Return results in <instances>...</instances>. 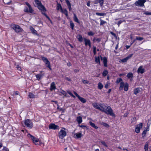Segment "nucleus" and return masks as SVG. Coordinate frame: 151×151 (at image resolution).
<instances>
[{
  "instance_id": "cd10ccee",
  "label": "nucleus",
  "mask_w": 151,
  "mask_h": 151,
  "mask_svg": "<svg viewBox=\"0 0 151 151\" xmlns=\"http://www.w3.org/2000/svg\"><path fill=\"white\" fill-rule=\"evenodd\" d=\"M103 87V85L101 83L99 82L98 84V88L99 89H101Z\"/></svg>"
},
{
  "instance_id": "052dcab7",
  "label": "nucleus",
  "mask_w": 151,
  "mask_h": 151,
  "mask_svg": "<svg viewBox=\"0 0 151 151\" xmlns=\"http://www.w3.org/2000/svg\"><path fill=\"white\" fill-rule=\"evenodd\" d=\"M42 59L44 62L48 60L47 58L45 57H42Z\"/></svg>"
},
{
  "instance_id": "393cba45",
  "label": "nucleus",
  "mask_w": 151,
  "mask_h": 151,
  "mask_svg": "<svg viewBox=\"0 0 151 151\" xmlns=\"http://www.w3.org/2000/svg\"><path fill=\"white\" fill-rule=\"evenodd\" d=\"M26 127H28L32 128L33 127L32 123H24Z\"/></svg>"
},
{
  "instance_id": "412c9836",
  "label": "nucleus",
  "mask_w": 151,
  "mask_h": 151,
  "mask_svg": "<svg viewBox=\"0 0 151 151\" xmlns=\"http://www.w3.org/2000/svg\"><path fill=\"white\" fill-rule=\"evenodd\" d=\"M61 11L67 17L68 16V12L67 10L66 9H61Z\"/></svg>"
},
{
  "instance_id": "7c9ffc66",
  "label": "nucleus",
  "mask_w": 151,
  "mask_h": 151,
  "mask_svg": "<svg viewBox=\"0 0 151 151\" xmlns=\"http://www.w3.org/2000/svg\"><path fill=\"white\" fill-rule=\"evenodd\" d=\"M148 143L146 142L144 146V149L145 151H147L148 149Z\"/></svg>"
},
{
  "instance_id": "4d7b16f0",
  "label": "nucleus",
  "mask_w": 151,
  "mask_h": 151,
  "mask_svg": "<svg viewBox=\"0 0 151 151\" xmlns=\"http://www.w3.org/2000/svg\"><path fill=\"white\" fill-rule=\"evenodd\" d=\"M149 125H147V128L145 129L147 132L149 130Z\"/></svg>"
},
{
  "instance_id": "1a4fd4ad",
  "label": "nucleus",
  "mask_w": 151,
  "mask_h": 151,
  "mask_svg": "<svg viewBox=\"0 0 151 151\" xmlns=\"http://www.w3.org/2000/svg\"><path fill=\"white\" fill-rule=\"evenodd\" d=\"M142 123H139L135 126V132L136 133H138L140 132V130L142 127Z\"/></svg>"
},
{
  "instance_id": "8fccbe9b",
  "label": "nucleus",
  "mask_w": 151,
  "mask_h": 151,
  "mask_svg": "<svg viewBox=\"0 0 151 151\" xmlns=\"http://www.w3.org/2000/svg\"><path fill=\"white\" fill-rule=\"evenodd\" d=\"M143 38L142 37H136V40H137L141 41V40H143Z\"/></svg>"
},
{
  "instance_id": "c756f323",
  "label": "nucleus",
  "mask_w": 151,
  "mask_h": 151,
  "mask_svg": "<svg viewBox=\"0 0 151 151\" xmlns=\"http://www.w3.org/2000/svg\"><path fill=\"white\" fill-rule=\"evenodd\" d=\"M95 62L96 63H99V64L100 63V58L99 57H95Z\"/></svg>"
},
{
  "instance_id": "a19ab883",
  "label": "nucleus",
  "mask_w": 151,
  "mask_h": 151,
  "mask_svg": "<svg viewBox=\"0 0 151 151\" xmlns=\"http://www.w3.org/2000/svg\"><path fill=\"white\" fill-rule=\"evenodd\" d=\"M100 143H101L102 145H104V146H105V147H108V146L106 144L105 142L103 141H101L100 142Z\"/></svg>"
},
{
  "instance_id": "e433bc0d",
  "label": "nucleus",
  "mask_w": 151,
  "mask_h": 151,
  "mask_svg": "<svg viewBox=\"0 0 151 151\" xmlns=\"http://www.w3.org/2000/svg\"><path fill=\"white\" fill-rule=\"evenodd\" d=\"M122 79L121 78H118L116 81V82L118 83H119V82H122Z\"/></svg>"
},
{
  "instance_id": "4be33fe9",
  "label": "nucleus",
  "mask_w": 151,
  "mask_h": 151,
  "mask_svg": "<svg viewBox=\"0 0 151 151\" xmlns=\"http://www.w3.org/2000/svg\"><path fill=\"white\" fill-rule=\"evenodd\" d=\"M80 100L82 103H84L86 102V100L85 99L79 96L78 98Z\"/></svg>"
},
{
  "instance_id": "dca6fc26",
  "label": "nucleus",
  "mask_w": 151,
  "mask_h": 151,
  "mask_svg": "<svg viewBox=\"0 0 151 151\" xmlns=\"http://www.w3.org/2000/svg\"><path fill=\"white\" fill-rule=\"evenodd\" d=\"M103 63H104V66L105 67H107V58L105 57L103 58Z\"/></svg>"
},
{
  "instance_id": "58836bf2",
  "label": "nucleus",
  "mask_w": 151,
  "mask_h": 151,
  "mask_svg": "<svg viewBox=\"0 0 151 151\" xmlns=\"http://www.w3.org/2000/svg\"><path fill=\"white\" fill-rule=\"evenodd\" d=\"M62 94L64 95L65 96H67V94L66 92L64 91H62L60 92Z\"/></svg>"
},
{
  "instance_id": "13d9d810",
  "label": "nucleus",
  "mask_w": 151,
  "mask_h": 151,
  "mask_svg": "<svg viewBox=\"0 0 151 151\" xmlns=\"http://www.w3.org/2000/svg\"><path fill=\"white\" fill-rule=\"evenodd\" d=\"M144 13L146 15H151V12H144Z\"/></svg>"
},
{
  "instance_id": "0e129e2a",
  "label": "nucleus",
  "mask_w": 151,
  "mask_h": 151,
  "mask_svg": "<svg viewBox=\"0 0 151 151\" xmlns=\"http://www.w3.org/2000/svg\"><path fill=\"white\" fill-rule=\"evenodd\" d=\"M3 151H9V150L6 147H4L3 149Z\"/></svg>"
},
{
  "instance_id": "774afa93",
  "label": "nucleus",
  "mask_w": 151,
  "mask_h": 151,
  "mask_svg": "<svg viewBox=\"0 0 151 151\" xmlns=\"http://www.w3.org/2000/svg\"><path fill=\"white\" fill-rule=\"evenodd\" d=\"M99 3L98 0H96L94 1V3L95 4H97Z\"/></svg>"
},
{
  "instance_id": "ddd939ff",
  "label": "nucleus",
  "mask_w": 151,
  "mask_h": 151,
  "mask_svg": "<svg viewBox=\"0 0 151 151\" xmlns=\"http://www.w3.org/2000/svg\"><path fill=\"white\" fill-rule=\"evenodd\" d=\"M142 91V89L140 88H137L134 89V93L136 95L137 93H139Z\"/></svg>"
},
{
  "instance_id": "49530a36",
  "label": "nucleus",
  "mask_w": 151,
  "mask_h": 151,
  "mask_svg": "<svg viewBox=\"0 0 151 151\" xmlns=\"http://www.w3.org/2000/svg\"><path fill=\"white\" fill-rule=\"evenodd\" d=\"M3 1L4 3L6 4H8L10 3V0H3Z\"/></svg>"
},
{
  "instance_id": "7ed1b4c3",
  "label": "nucleus",
  "mask_w": 151,
  "mask_h": 151,
  "mask_svg": "<svg viewBox=\"0 0 151 151\" xmlns=\"http://www.w3.org/2000/svg\"><path fill=\"white\" fill-rule=\"evenodd\" d=\"M27 6V7L25 6L24 9V11L26 12H29L32 13L33 12V10L32 8L30 5L27 2H25Z\"/></svg>"
},
{
  "instance_id": "6ab92c4d",
  "label": "nucleus",
  "mask_w": 151,
  "mask_h": 151,
  "mask_svg": "<svg viewBox=\"0 0 151 151\" xmlns=\"http://www.w3.org/2000/svg\"><path fill=\"white\" fill-rule=\"evenodd\" d=\"M30 29L33 34L35 35H37V32L32 27H30Z\"/></svg>"
},
{
  "instance_id": "4468645a",
  "label": "nucleus",
  "mask_w": 151,
  "mask_h": 151,
  "mask_svg": "<svg viewBox=\"0 0 151 151\" xmlns=\"http://www.w3.org/2000/svg\"><path fill=\"white\" fill-rule=\"evenodd\" d=\"M56 89L55 85L54 82H52L50 85V90L51 91Z\"/></svg>"
},
{
  "instance_id": "f8f14e48",
  "label": "nucleus",
  "mask_w": 151,
  "mask_h": 151,
  "mask_svg": "<svg viewBox=\"0 0 151 151\" xmlns=\"http://www.w3.org/2000/svg\"><path fill=\"white\" fill-rule=\"evenodd\" d=\"M144 70L145 69L143 68L142 66H140L138 68L137 71L138 73L142 74L144 72Z\"/></svg>"
},
{
  "instance_id": "37998d69",
  "label": "nucleus",
  "mask_w": 151,
  "mask_h": 151,
  "mask_svg": "<svg viewBox=\"0 0 151 151\" xmlns=\"http://www.w3.org/2000/svg\"><path fill=\"white\" fill-rule=\"evenodd\" d=\"M128 60V59H127V58L126 57V58L122 59L121 60V61L122 62L125 63L127 62Z\"/></svg>"
},
{
  "instance_id": "c03bdc74",
  "label": "nucleus",
  "mask_w": 151,
  "mask_h": 151,
  "mask_svg": "<svg viewBox=\"0 0 151 151\" xmlns=\"http://www.w3.org/2000/svg\"><path fill=\"white\" fill-rule=\"evenodd\" d=\"M90 125L93 127L94 128L96 129H97L98 128V127L96 126L94 123H90Z\"/></svg>"
},
{
  "instance_id": "338daca9",
  "label": "nucleus",
  "mask_w": 151,
  "mask_h": 151,
  "mask_svg": "<svg viewBox=\"0 0 151 151\" xmlns=\"http://www.w3.org/2000/svg\"><path fill=\"white\" fill-rule=\"evenodd\" d=\"M68 7L69 11H71L72 10V8L71 7V5H68Z\"/></svg>"
},
{
  "instance_id": "de8ad7c7",
  "label": "nucleus",
  "mask_w": 151,
  "mask_h": 151,
  "mask_svg": "<svg viewBox=\"0 0 151 151\" xmlns=\"http://www.w3.org/2000/svg\"><path fill=\"white\" fill-rule=\"evenodd\" d=\"M102 124L106 127H109V126L107 123H101Z\"/></svg>"
},
{
  "instance_id": "4c0bfd02",
  "label": "nucleus",
  "mask_w": 151,
  "mask_h": 151,
  "mask_svg": "<svg viewBox=\"0 0 151 151\" xmlns=\"http://www.w3.org/2000/svg\"><path fill=\"white\" fill-rule=\"evenodd\" d=\"M70 25L72 29H73L74 27V24L71 21H70Z\"/></svg>"
},
{
  "instance_id": "79ce46f5",
  "label": "nucleus",
  "mask_w": 151,
  "mask_h": 151,
  "mask_svg": "<svg viewBox=\"0 0 151 151\" xmlns=\"http://www.w3.org/2000/svg\"><path fill=\"white\" fill-rule=\"evenodd\" d=\"M67 92L71 96L73 97V98H75V96L73 95V94L70 91H68Z\"/></svg>"
},
{
  "instance_id": "2f4dec72",
  "label": "nucleus",
  "mask_w": 151,
  "mask_h": 151,
  "mask_svg": "<svg viewBox=\"0 0 151 151\" xmlns=\"http://www.w3.org/2000/svg\"><path fill=\"white\" fill-rule=\"evenodd\" d=\"M36 4L37 5V6L42 4L41 2L38 0H35Z\"/></svg>"
},
{
  "instance_id": "0eeeda50",
  "label": "nucleus",
  "mask_w": 151,
  "mask_h": 151,
  "mask_svg": "<svg viewBox=\"0 0 151 151\" xmlns=\"http://www.w3.org/2000/svg\"><path fill=\"white\" fill-rule=\"evenodd\" d=\"M65 130V129L63 128L59 132L58 136L60 138L63 139L66 135V133Z\"/></svg>"
},
{
  "instance_id": "c9c22d12",
  "label": "nucleus",
  "mask_w": 151,
  "mask_h": 151,
  "mask_svg": "<svg viewBox=\"0 0 151 151\" xmlns=\"http://www.w3.org/2000/svg\"><path fill=\"white\" fill-rule=\"evenodd\" d=\"M108 73V71L106 70H105L103 71L102 74L103 76H105Z\"/></svg>"
},
{
  "instance_id": "aec40b11",
  "label": "nucleus",
  "mask_w": 151,
  "mask_h": 151,
  "mask_svg": "<svg viewBox=\"0 0 151 151\" xmlns=\"http://www.w3.org/2000/svg\"><path fill=\"white\" fill-rule=\"evenodd\" d=\"M85 42V44L86 46H87L88 44L91 43L90 41L89 40L87 39L86 38L84 39Z\"/></svg>"
},
{
  "instance_id": "473e14b6",
  "label": "nucleus",
  "mask_w": 151,
  "mask_h": 151,
  "mask_svg": "<svg viewBox=\"0 0 151 151\" xmlns=\"http://www.w3.org/2000/svg\"><path fill=\"white\" fill-rule=\"evenodd\" d=\"M147 132L145 130H144V131H143L142 134V137L144 138V137L146 136V135L147 133Z\"/></svg>"
},
{
  "instance_id": "f3484780",
  "label": "nucleus",
  "mask_w": 151,
  "mask_h": 151,
  "mask_svg": "<svg viewBox=\"0 0 151 151\" xmlns=\"http://www.w3.org/2000/svg\"><path fill=\"white\" fill-rule=\"evenodd\" d=\"M76 38L80 42H81L83 40V38L82 36L80 35H78L76 36Z\"/></svg>"
},
{
  "instance_id": "bf43d9fd",
  "label": "nucleus",
  "mask_w": 151,
  "mask_h": 151,
  "mask_svg": "<svg viewBox=\"0 0 151 151\" xmlns=\"http://www.w3.org/2000/svg\"><path fill=\"white\" fill-rule=\"evenodd\" d=\"M65 1L67 4V6L70 5H71L70 2L68 0H65Z\"/></svg>"
},
{
  "instance_id": "72a5a7b5",
  "label": "nucleus",
  "mask_w": 151,
  "mask_h": 151,
  "mask_svg": "<svg viewBox=\"0 0 151 151\" xmlns=\"http://www.w3.org/2000/svg\"><path fill=\"white\" fill-rule=\"evenodd\" d=\"M96 15L99 16H103L105 15V14L104 13H98L96 12Z\"/></svg>"
},
{
  "instance_id": "09e8293b",
  "label": "nucleus",
  "mask_w": 151,
  "mask_h": 151,
  "mask_svg": "<svg viewBox=\"0 0 151 151\" xmlns=\"http://www.w3.org/2000/svg\"><path fill=\"white\" fill-rule=\"evenodd\" d=\"M106 22L105 21L101 20L100 25H103L104 24L106 23Z\"/></svg>"
},
{
  "instance_id": "f257e3e1",
  "label": "nucleus",
  "mask_w": 151,
  "mask_h": 151,
  "mask_svg": "<svg viewBox=\"0 0 151 151\" xmlns=\"http://www.w3.org/2000/svg\"><path fill=\"white\" fill-rule=\"evenodd\" d=\"M99 110L102 111L104 112L107 114L109 115L112 116H114V115L113 112L111 108L109 106H106L103 103H100Z\"/></svg>"
},
{
  "instance_id": "680f3d73",
  "label": "nucleus",
  "mask_w": 151,
  "mask_h": 151,
  "mask_svg": "<svg viewBox=\"0 0 151 151\" xmlns=\"http://www.w3.org/2000/svg\"><path fill=\"white\" fill-rule=\"evenodd\" d=\"M110 33L113 35V36L114 37H116V34H115V33H113V32H110Z\"/></svg>"
},
{
  "instance_id": "f03ea898",
  "label": "nucleus",
  "mask_w": 151,
  "mask_h": 151,
  "mask_svg": "<svg viewBox=\"0 0 151 151\" xmlns=\"http://www.w3.org/2000/svg\"><path fill=\"white\" fill-rule=\"evenodd\" d=\"M129 85L128 83H124L123 82L120 83V86L119 88L120 90H122L124 88V90L125 91H127L128 90Z\"/></svg>"
},
{
  "instance_id": "9b49d317",
  "label": "nucleus",
  "mask_w": 151,
  "mask_h": 151,
  "mask_svg": "<svg viewBox=\"0 0 151 151\" xmlns=\"http://www.w3.org/2000/svg\"><path fill=\"white\" fill-rule=\"evenodd\" d=\"M83 136V135L81 133L78 132L74 134V137L76 139L81 138Z\"/></svg>"
},
{
  "instance_id": "3c124183",
  "label": "nucleus",
  "mask_w": 151,
  "mask_h": 151,
  "mask_svg": "<svg viewBox=\"0 0 151 151\" xmlns=\"http://www.w3.org/2000/svg\"><path fill=\"white\" fill-rule=\"evenodd\" d=\"M93 52L94 55H95L96 53V47L93 46Z\"/></svg>"
},
{
  "instance_id": "6e6552de",
  "label": "nucleus",
  "mask_w": 151,
  "mask_h": 151,
  "mask_svg": "<svg viewBox=\"0 0 151 151\" xmlns=\"http://www.w3.org/2000/svg\"><path fill=\"white\" fill-rule=\"evenodd\" d=\"M38 8L41 11L42 13L45 15V16L47 17V18H48V17L47 16L46 14H45V12L46 11V9L45 8V6H43L42 4H41L40 5H39L38 6H37Z\"/></svg>"
},
{
  "instance_id": "20e7f679",
  "label": "nucleus",
  "mask_w": 151,
  "mask_h": 151,
  "mask_svg": "<svg viewBox=\"0 0 151 151\" xmlns=\"http://www.w3.org/2000/svg\"><path fill=\"white\" fill-rule=\"evenodd\" d=\"M27 136L29 137H30L31 139L35 145H39L40 144V142L38 139L35 137L34 136L30 134H28Z\"/></svg>"
},
{
  "instance_id": "f704fd0d",
  "label": "nucleus",
  "mask_w": 151,
  "mask_h": 151,
  "mask_svg": "<svg viewBox=\"0 0 151 151\" xmlns=\"http://www.w3.org/2000/svg\"><path fill=\"white\" fill-rule=\"evenodd\" d=\"M57 9L58 10L60 9V10H61V9H62L61 6L60 4H57Z\"/></svg>"
},
{
  "instance_id": "864d4df0",
  "label": "nucleus",
  "mask_w": 151,
  "mask_h": 151,
  "mask_svg": "<svg viewBox=\"0 0 151 151\" xmlns=\"http://www.w3.org/2000/svg\"><path fill=\"white\" fill-rule=\"evenodd\" d=\"M82 82L84 84L88 83L89 82L87 80H82Z\"/></svg>"
},
{
  "instance_id": "603ef678",
  "label": "nucleus",
  "mask_w": 151,
  "mask_h": 151,
  "mask_svg": "<svg viewBox=\"0 0 151 151\" xmlns=\"http://www.w3.org/2000/svg\"><path fill=\"white\" fill-rule=\"evenodd\" d=\"M110 85V83L109 82H107L105 86V87L106 88H107L108 86Z\"/></svg>"
},
{
  "instance_id": "5701e85b",
  "label": "nucleus",
  "mask_w": 151,
  "mask_h": 151,
  "mask_svg": "<svg viewBox=\"0 0 151 151\" xmlns=\"http://www.w3.org/2000/svg\"><path fill=\"white\" fill-rule=\"evenodd\" d=\"M46 65H47V66L50 69H51V68L50 67V62L48 60H47L46 61H45L44 62Z\"/></svg>"
},
{
  "instance_id": "bb28decb",
  "label": "nucleus",
  "mask_w": 151,
  "mask_h": 151,
  "mask_svg": "<svg viewBox=\"0 0 151 151\" xmlns=\"http://www.w3.org/2000/svg\"><path fill=\"white\" fill-rule=\"evenodd\" d=\"M77 120L78 123H81L82 122V117L80 116L78 117L77 118Z\"/></svg>"
},
{
  "instance_id": "ea45409f",
  "label": "nucleus",
  "mask_w": 151,
  "mask_h": 151,
  "mask_svg": "<svg viewBox=\"0 0 151 151\" xmlns=\"http://www.w3.org/2000/svg\"><path fill=\"white\" fill-rule=\"evenodd\" d=\"M101 6L103 5L104 0H98Z\"/></svg>"
},
{
  "instance_id": "2eb2a0df",
  "label": "nucleus",
  "mask_w": 151,
  "mask_h": 151,
  "mask_svg": "<svg viewBox=\"0 0 151 151\" xmlns=\"http://www.w3.org/2000/svg\"><path fill=\"white\" fill-rule=\"evenodd\" d=\"M92 105L94 108L99 110V107L100 104L95 102L93 103Z\"/></svg>"
},
{
  "instance_id": "5fc2aeb1",
  "label": "nucleus",
  "mask_w": 151,
  "mask_h": 151,
  "mask_svg": "<svg viewBox=\"0 0 151 151\" xmlns=\"http://www.w3.org/2000/svg\"><path fill=\"white\" fill-rule=\"evenodd\" d=\"M124 20H120L119 21L117 24L118 26H119L120 24L122 22H124Z\"/></svg>"
},
{
  "instance_id": "c85d7f7f",
  "label": "nucleus",
  "mask_w": 151,
  "mask_h": 151,
  "mask_svg": "<svg viewBox=\"0 0 151 151\" xmlns=\"http://www.w3.org/2000/svg\"><path fill=\"white\" fill-rule=\"evenodd\" d=\"M133 76V74L132 73H128L127 75V77L128 78H132Z\"/></svg>"
},
{
  "instance_id": "a878e982",
  "label": "nucleus",
  "mask_w": 151,
  "mask_h": 151,
  "mask_svg": "<svg viewBox=\"0 0 151 151\" xmlns=\"http://www.w3.org/2000/svg\"><path fill=\"white\" fill-rule=\"evenodd\" d=\"M28 96L30 98H34L35 97V96L31 92L29 93Z\"/></svg>"
},
{
  "instance_id": "6e6d98bb",
  "label": "nucleus",
  "mask_w": 151,
  "mask_h": 151,
  "mask_svg": "<svg viewBox=\"0 0 151 151\" xmlns=\"http://www.w3.org/2000/svg\"><path fill=\"white\" fill-rule=\"evenodd\" d=\"M32 122L31 121V120H29V119H26L25 121V122L24 123H28V122Z\"/></svg>"
},
{
  "instance_id": "a18cd8bd",
  "label": "nucleus",
  "mask_w": 151,
  "mask_h": 151,
  "mask_svg": "<svg viewBox=\"0 0 151 151\" xmlns=\"http://www.w3.org/2000/svg\"><path fill=\"white\" fill-rule=\"evenodd\" d=\"M88 34L89 36H93L94 35V33H93L92 31H90L88 32Z\"/></svg>"
},
{
  "instance_id": "e2e57ef3",
  "label": "nucleus",
  "mask_w": 151,
  "mask_h": 151,
  "mask_svg": "<svg viewBox=\"0 0 151 151\" xmlns=\"http://www.w3.org/2000/svg\"><path fill=\"white\" fill-rule=\"evenodd\" d=\"M132 55H133L132 54H130L127 57V59H128V60L132 56Z\"/></svg>"
},
{
  "instance_id": "69168bd1",
  "label": "nucleus",
  "mask_w": 151,
  "mask_h": 151,
  "mask_svg": "<svg viewBox=\"0 0 151 151\" xmlns=\"http://www.w3.org/2000/svg\"><path fill=\"white\" fill-rule=\"evenodd\" d=\"M16 68L18 70H20V71L21 70V68L19 65H17Z\"/></svg>"
},
{
  "instance_id": "b1692460",
  "label": "nucleus",
  "mask_w": 151,
  "mask_h": 151,
  "mask_svg": "<svg viewBox=\"0 0 151 151\" xmlns=\"http://www.w3.org/2000/svg\"><path fill=\"white\" fill-rule=\"evenodd\" d=\"M43 75L42 74H40L36 75V76L38 80L40 79L43 76Z\"/></svg>"
},
{
  "instance_id": "9d476101",
  "label": "nucleus",
  "mask_w": 151,
  "mask_h": 151,
  "mask_svg": "<svg viewBox=\"0 0 151 151\" xmlns=\"http://www.w3.org/2000/svg\"><path fill=\"white\" fill-rule=\"evenodd\" d=\"M59 127L55 125L54 123H52L50 124L49 125V128L50 129H57Z\"/></svg>"
},
{
  "instance_id": "423d86ee",
  "label": "nucleus",
  "mask_w": 151,
  "mask_h": 151,
  "mask_svg": "<svg viewBox=\"0 0 151 151\" xmlns=\"http://www.w3.org/2000/svg\"><path fill=\"white\" fill-rule=\"evenodd\" d=\"M146 1V0H138L135 2L134 4L138 6L143 7L144 6V3Z\"/></svg>"
},
{
  "instance_id": "a211bd4d",
  "label": "nucleus",
  "mask_w": 151,
  "mask_h": 151,
  "mask_svg": "<svg viewBox=\"0 0 151 151\" xmlns=\"http://www.w3.org/2000/svg\"><path fill=\"white\" fill-rule=\"evenodd\" d=\"M73 15H74V16H73V20H74V21L78 23H79V20H78V19L77 18V16H76V14H74Z\"/></svg>"
},
{
  "instance_id": "39448f33",
  "label": "nucleus",
  "mask_w": 151,
  "mask_h": 151,
  "mask_svg": "<svg viewBox=\"0 0 151 151\" xmlns=\"http://www.w3.org/2000/svg\"><path fill=\"white\" fill-rule=\"evenodd\" d=\"M11 26L12 28L17 32H20L23 30V29L18 25L13 24L11 25Z\"/></svg>"
}]
</instances>
